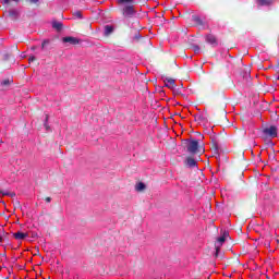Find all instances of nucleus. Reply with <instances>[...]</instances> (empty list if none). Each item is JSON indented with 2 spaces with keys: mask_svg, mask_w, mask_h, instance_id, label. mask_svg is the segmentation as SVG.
Here are the masks:
<instances>
[{
  "mask_svg": "<svg viewBox=\"0 0 279 279\" xmlns=\"http://www.w3.org/2000/svg\"><path fill=\"white\" fill-rule=\"evenodd\" d=\"M163 83L167 88H170V90H173V88H175V80L173 78L166 77L163 80Z\"/></svg>",
  "mask_w": 279,
  "mask_h": 279,
  "instance_id": "nucleus-4",
  "label": "nucleus"
},
{
  "mask_svg": "<svg viewBox=\"0 0 279 279\" xmlns=\"http://www.w3.org/2000/svg\"><path fill=\"white\" fill-rule=\"evenodd\" d=\"M221 236L226 240L230 236V233L228 231H223Z\"/></svg>",
  "mask_w": 279,
  "mask_h": 279,
  "instance_id": "nucleus-20",
  "label": "nucleus"
},
{
  "mask_svg": "<svg viewBox=\"0 0 279 279\" xmlns=\"http://www.w3.org/2000/svg\"><path fill=\"white\" fill-rule=\"evenodd\" d=\"M3 241V238L0 235V243Z\"/></svg>",
  "mask_w": 279,
  "mask_h": 279,
  "instance_id": "nucleus-28",
  "label": "nucleus"
},
{
  "mask_svg": "<svg viewBox=\"0 0 279 279\" xmlns=\"http://www.w3.org/2000/svg\"><path fill=\"white\" fill-rule=\"evenodd\" d=\"M185 162L187 167H197V161H195L193 157H187Z\"/></svg>",
  "mask_w": 279,
  "mask_h": 279,
  "instance_id": "nucleus-9",
  "label": "nucleus"
},
{
  "mask_svg": "<svg viewBox=\"0 0 279 279\" xmlns=\"http://www.w3.org/2000/svg\"><path fill=\"white\" fill-rule=\"evenodd\" d=\"M193 21L197 23L198 25H202V19L199 16H194Z\"/></svg>",
  "mask_w": 279,
  "mask_h": 279,
  "instance_id": "nucleus-15",
  "label": "nucleus"
},
{
  "mask_svg": "<svg viewBox=\"0 0 279 279\" xmlns=\"http://www.w3.org/2000/svg\"><path fill=\"white\" fill-rule=\"evenodd\" d=\"M35 60H36V57H34V56H32V57L28 58V62H29V63L34 62Z\"/></svg>",
  "mask_w": 279,
  "mask_h": 279,
  "instance_id": "nucleus-22",
  "label": "nucleus"
},
{
  "mask_svg": "<svg viewBox=\"0 0 279 279\" xmlns=\"http://www.w3.org/2000/svg\"><path fill=\"white\" fill-rule=\"evenodd\" d=\"M264 136H268V138H276L278 136V128L270 125L263 130Z\"/></svg>",
  "mask_w": 279,
  "mask_h": 279,
  "instance_id": "nucleus-2",
  "label": "nucleus"
},
{
  "mask_svg": "<svg viewBox=\"0 0 279 279\" xmlns=\"http://www.w3.org/2000/svg\"><path fill=\"white\" fill-rule=\"evenodd\" d=\"M48 121H49V114H46V121H45V124H44L46 130H49V125L47 124Z\"/></svg>",
  "mask_w": 279,
  "mask_h": 279,
  "instance_id": "nucleus-18",
  "label": "nucleus"
},
{
  "mask_svg": "<svg viewBox=\"0 0 279 279\" xmlns=\"http://www.w3.org/2000/svg\"><path fill=\"white\" fill-rule=\"evenodd\" d=\"M9 14L11 19H19V12L16 10H10Z\"/></svg>",
  "mask_w": 279,
  "mask_h": 279,
  "instance_id": "nucleus-13",
  "label": "nucleus"
},
{
  "mask_svg": "<svg viewBox=\"0 0 279 279\" xmlns=\"http://www.w3.org/2000/svg\"><path fill=\"white\" fill-rule=\"evenodd\" d=\"M2 86H10V80H4L1 82Z\"/></svg>",
  "mask_w": 279,
  "mask_h": 279,
  "instance_id": "nucleus-19",
  "label": "nucleus"
},
{
  "mask_svg": "<svg viewBox=\"0 0 279 279\" xmlns=\"http://www.w3.org/2000/svg\"><path fill=\"white\" fill-rule=\"evenodd\" d=\"M52 27H53V29H57V32H61L62 31V23L61 22H53Z\"/></svg>",
  "mask_w": 279,
  "mask_h": 279,
  "instance_id": "nucleus-12",
  "label": "nucleus"
},
{
  "mask_svg": "<svg viewBox=\"0 0 279 279\" xmlns=\"http://www.w3.org/2000/svg\"><path fill=\"white\" fill-rule=\"evenodd\" d=\"M11 1L12 0H2V2L5 3V4L10 3ZM13 1H15L17 3L19 0H13Z\"/></svg>",
  "mask_w": 279,
  "mask_h": 279,
  "instance_id": "nucleus-23",
  "label": "nucleus"
},
{
  "mask_svg": "<svg viewBox=\"0 0 279 279\" xmlns=\"http://www.w3.org/2000/svg\"><path fill=\"white\" fill-rule=\"evenodd\" d=\"M189 154H197L199 150V142L192 140L186 145Z\"/></svg>",
  "mask_w": 279,
  "mask_h": 279,
  "instance_id": "nucleus-3",
  "label": "nucleus"
},
{
  "mask_svg": "<svg viewBox=\"0 0 279 279\" xmlns=\"http://www.w3.org/2000/svg\"><path fill=\"white\" fill-rule=\"evenodd\" d=\"M47 45H49V39H45L41 44V49H45V47H47Z\"/></svg>",
  "mask_w": 279,
  "mask_h": 279,
  "instance_id": "nucleus-17",
  "label": "nucleus"
},
{
  "mask_svg": "<svg viewBox=\"0 0 279 279\" xmlns=\"http://www.w3.org/2000/svg\"><path fill=\"white\" fill-rule=\"evenodd\" d=\"M46 202L49 204L51 202V197H46Z\"/></svg>",
  "mask_w": 279,
  "mask_h": 279,
  "instance_id": "nucleus-25",
  "label": "nucleus"
},
{
  "mask_svg": "<svg viewBox=\"0 0 279 279\" xmlns=\"http://www.w3.org/2000/svg\"><path fill=\"white\" fill-rule=\"evenodd\" d=\"M134 0H118V3L123 4V3H133Z\"/></svg>",
  "mask_w": 279,
  "mask_h": 279,
  "instance_id": "nucleus-16",
  "label": "nucleus"
},
{
  "mask_svg": "<svg viewBox=\"0 0 279 279\" xmlns=\"http://www.w3.org/2000/svg\"><path fill=\"white\" fill-rule=\"evenodd\" d=\"M112 32H114V27L112 25L105 26V36H109Z\"/></svg>",
  "mask_w": 279,
  "mask_h": 279,
  "instance_id": "nucleus-10",
  "label": "nucleus"
},
{
  "mask_svg": "<svg viewBox=\"0 0 279 279\" xmlns=\"http://www.w3.org/2000/svg\"><path fill=\"white\" fill-rule=\"evenodd\" d=\"M13 236H14V239H16V241H23L24 239H27L28 234L17 231V232L13 233Z\"/></svg>",
  "mask_w": 279,
  "mask_h": 279,
  "instance_id": "nucleus-6",
  "label": "nucleus"
},
{
  "mask_svg": "<svg viewBox=\"0 0 279 279\" xmlns=\"http://www.w3.org/2000/svg\"><path fill=\"white\" fill-rule=\"evenodd\" d=\"M1 195H9V193L0 192V197H1Z\"/></svg>",
  "mask_w": 279,
  "mask_h": 279,
  "instance_id": "nucleus-26",
  "label": "nucleus"
},
{
  "mask_svg": "<svg viewBox=\"0 0 279 279\" xmlns=\"http://www.w3.org/2000/svg\"><path fill=\"white\" fill-rule=\"evenodd\" d=\"M206 43H208L209 45H216L217 44V37H215V35H207L206 36Z\"/></svg>",
  "mask_w": 279,
  "mask_h": 279,
  "instance_id": "nucleus-8",
  "label": "nucleus"
},
{
  "mask_svg": "<svg viewBox=\"0 0 279 279\" xmlns=\"http://www.w3.org/2000/svg\"><path fill=\"white\" fill-rule=\"evenodd\" d=\"M74 16H76L77 19H82V12H80V11L75 12Z\"/></svg>",
  "mask_w": 279,
  "mask_h": 279,
  "instance_id": "nucleus-21",
  "label": "nucleus"
},
{
  "mask_svg": "<svg viewBox=\"0 0 279 279\" xmlns=\"http://www.w3.org/2000/svg\"><path fill=\"white\" fill-rule=\"evenodd\" d=\"M63 43H70V45H80V39L75 37H63Z\"/></svg>",
  "mask_w": 279,
  "mask_h": 279,
  "instance_id": "nucleus-7",
  "label": "nucleus"
},
{
  "mask_svg": "<svg viewBox=\"0 0 279 279\" xmlns=\"http://www.w3.org/2000/svg\"><path fill=\"white\" fill-rule=\"evenodd\" d=\"M31 3H38V0H31Z\"/></svg>",
  "mask_w": 279,
  "mask_h": 279,
  "instance_id": "nucleus-27",
  "label": "nucleus"
},
{
  "mask_svg": "<svg viewBox=\"0 0 279 279\" xmlns=\"http://www.w3.org/2000/svg\"><path fill=\"white\" fill-rule=\"evenodd\" d=\"M223 243H226V240L222 238V235H220V236L217 239V242L215 243L216 256L219 255V250H221V245H223Z\"/></svg>",
  "mask_w": 279,
  "mask_h": 279,
  "instance_id": "nucleus-5",
  "label": "nucleus"
},
{
  "mask_svg": "<svg viewBox=\"0 0 279 279\" xmlns=\"http://www.w3.org/2000/svg\"><path fill=\"white\" fill-rule=\"evenodd\" d=\"M124 19H132L136 14V10L133 4H124L121 9Z\"/></svg>",
  "mask_w": 279,
  "mask_h": 279,
  "instance_id": "nucleus-1",
  "label": "nucleus"
},
{
  "mask_svg": "<svg viewBox=\"0 0 279 279\" xmlns=\"http://www.w3.org/2000/svg\"><path fill=\"white\" fill-rule=\"evenodd\" d=\"M259 5H271V0H258Z\"/></svg>",
  "mask_w": 279,
  "mask_h": 279,
  "instance_id": "nucleus-14",
  "label": "nucleus"
},
{
  "mask_svg": "<svg viewBox=\"0 0 279 279\" xmlns=\"http://www.w3.org/2000/svg\"><path fill=\"white\" fill-rule=\"evenodd\" d=\"M145 189H146V185H145V183H143V182H138V183L135 185V190H136L137 192L145 191Z\"/></svg>",
  "mask_w": 279,
  "mask_h": 279,
  "instance_id": "nucleus-11",
  "label": "nucleus"
},
{
  "mask_svg": "<svg viewBox=\"0 0 279 279\" xmlns=\"http://www.w3.org/2000/svg\"><path fill=\"white\" fill-rule=\"evenodd\" d=\"M194 51H195V53H199V46H195Z\"/></svg>",
  "mask_w": 279,
  "mask_h": 279,
  "instance_id": "nucleus-24",
  "label": "nucleus"
}]
</instances>
